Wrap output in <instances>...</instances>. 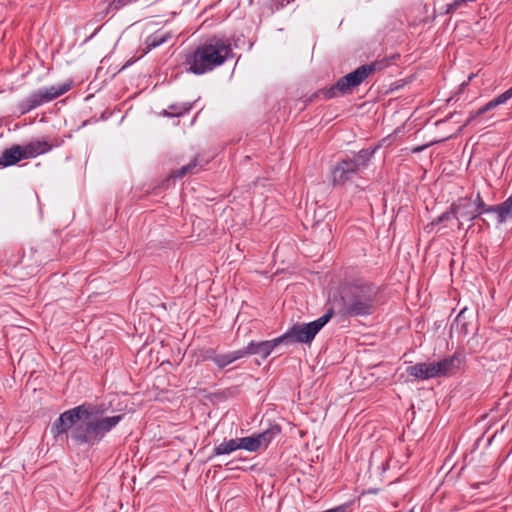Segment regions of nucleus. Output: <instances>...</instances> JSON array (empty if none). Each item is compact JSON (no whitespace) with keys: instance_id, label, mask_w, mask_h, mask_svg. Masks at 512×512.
I'll use <instances>...</instances> for the list:
<instances>
[{"instance_id":"f257e3e1","label":"nucleus","mask_w":512,"mask_h":512,"mask_svg":"<svg viewBox=\"0 0 512 512\" xmlns=\"http://www.w3.org/2000/svg\"><path fill=\"white\" fill-rule=\"evenodd\" d=\"M379 305V287L361 278L345 279L330 299L327 312L344 318L367 317L374 314Z\"/></svg>"},{"instance_id":"f03ea898","label":"nucleus","mask_w":512,"mask_h":512,"mask_svg":"<svg viewBox=\"0 0 512 512\" xmlns=\"http://www.w3.org/2000/svg\"><path fill=\"white\" fill-rule=\"evenodd\" d=\"M111 408V401L107 403H83L77 407L60 414L51 427V433L55 439L71 429L70 437L77 444L94 445L101 441L94 420L77 424L80 420H89L101 417Z\"/></svg>"},{"instance_id":"7ed1b4c3","label":"nucleus","mask_w":512,"mask_h":512,"mask_svg":"<svg viewBox=\"0 0 512 512\" xmlns=\"http://www.w3.org/2000/svg\"><path fill=\"white\" fill-rule=\"evenodd\" d=\"M234 57L230 39L213 36L194 50V74L212 71Z\"/></svg>"},{"instance_id":"20e7f679","label":"nucleus","mask_w":512,"mask_h":512,"mask_svg":"<svg viewBox=\"0 0 512 512\" xmlns=\"http://www.w3.org/2000/svg\"><path fill=\"white\" fill-rule=\"evenodd\" d=\"M463 359L462 354L455 352L438 361H426L408 366L406 372L419 381L449 377L459 372Z\"/></svg>"},{"instance_id":"39448f33","label":"nucleus","mask_w":512,"mask_h":512,"mask_svg":"<svg viewBox=\"0 0 512 512\" xmlns=\"http://www.w3.org/2000/svg\"><path fill=\"white\" fill-rule=\"evenodd\" d=\"M376 70V64L362 65L351 73L341 77L330 88L321 90L324 98L331 99L340 95L350 93L354 88L361 85L364 80Z\"/></svg>"},{"instance_id":"423d86ee","label":"nucleus","mask_w":512,"mask_h":512,"mask_svg":"<svg viewBox=\"0 0 512 512\" xmlns=\"http://www.w3.org/2000/svg\"><path fill=\"white\" fill-rule=\"evenodd\" d=\"M72 87V82L67 81L62 84L51 85L49 87H44L33 91L26 98L21 100L18 104V110L21 115H24L37 107L51 102L54 99L62 96L66 92H68Z\"/></svg>"},{"instance_id":"0eeeda50","label":"nucleus","mask_w":512,"mask_h":512,"mask_svg":"<svg viewBox=\"0 0 512 512\" xmlns=\"http://www.w3.org/2000/svg\"><path fill=\"white\" fill-rule=\"evenodd\" d=\"M332 318L327 312L318 319L307 324H294L286 333L280 336L282 343H310L323 326Z\"/></svg>"},{"instance_id":"6e6552de","label":"nucleus","mask_w":512,"mask_h":512,"mask_svg":"<svg viewBox=\"0 0 512 512\" xmlns=\"http://www.w3.org/2000/svg\"><path fill=\"white\" fill-rule=\"evenodd\" d=\"M280 432L281 429L279 425H271L261 433L239 438L240 448L250 452H256L261 448L267 447Z\"/></svg>"},{"instance_id":"1a4fd4ad","label":"nucleus","mask_w":512,"mask_h":512,"mask_svg":"<svg viewBox=\"0 0 512 512\" xmlns=\"http://www.w3.org/2000/svg\"><path fill=\"white\" fill-rule=\"evenodd\" d=\"M361 169L350 158L339 161L332 170L333 185H344L358 175Z\"/></svg>"},{"instance_id":"9d476101","label":"nucleus","mask_w":512,"mask_h":512,"mask_svg":"<svg viewBox=\"0 0 512 512\" xmlns=\"http://www.w3.org/2000/svg\"><path fill=\"white\" fill-rule=\"evenodd\" d=\"M451 209L454 213V218L458 220V229H461L462 227L461 219L473 221L478 218L471 195L458 198L457 201L451 204Z\"/></svg>"},{"instance_id":"9b49d317","label":"nucleus","mask_w":512,"mask_h":512,"mask_svg":"<svg viewBox=\"0 0 512 512\" xmlns=\"http://www.w3.org/2000/svg\"><path fill=\"white\" fill-rule=\"evenodd\" d=\"M280 344H282L280 336L272 340L260 342L251 341L246 347L242 348L243 357L247 355H258L262 359H266Z\"/></svg>"},{"instance_id":"f8f14e48","label":"nucleus","mask_w":512,"mask_h":512,"mask_svg":"<svg viewBox=\"0 0 512 512\" xmlns=\"http://www.w3.org/2000/svg\"><path fill=\"white\" fill-rule=\"evenodd\" d=\"M486 213L496 214L498 224H503L507 220L512 219V194L500 204H486L485 208H483V210L481 211V215Z\"/></svg>"},{"instance_id":"ddd939ff","label":"nucleus","mask_w":512,"mask_h":512,"mask_svg":"<svg viewBox=\"0 0 512 512\" xmlns=\"http://www.w3.org/2000/svg\"><path fill=\"white\" fill-rule=\"evenodd\" d=\"M512 98V86L506 90L504 93L498 95L494 99L487 102L484 106L480 107L478 110L471 112L466 124L471 123L475 118L483 115L484 113L495 109L497 106L505 104L508 100Z\"/></svg>"},{"instance_id":"4468645a","label":"nucleus","mask_w":512,"mask_h":512,"mask_svg":"<svg viewBox=\"0 0 512 512\" xmlns=\"http://www.w3.org/2000/svg\"><path fill=\"white\" fill-rule=\"evenodd\" d=\"M22 146V151L25 159L35 158L39 155L48 153L54 147V144L49 143L44 139H36Z\"/></svg>"},{"instance_id":"2eb2a0df","label":"nucleus","mask_w":512,"mask_h":512,"mask_svg":"<svg viewBox=\"0 0 512 512\" xmlns=\"http://www.w3.org/2000/svg\"><path fill=\"white\" fill-rule=\"evenodd\" d=\"M23 159H25V158L23 155L22 146L21 145H13L10 148L3 150V152L0 154V166L1 167L12 166Z\"/></svg>"},{"instance_id":"dca6fc26","label":"nucleus","mask_w":512,"mask_h":512,"mask_svg":"<svg viewBox=\"0 0 512 512\" xmlns=\"http://www.w3.org/2000/svg\"><path fill=\"white\" fill-rule=\"evenodd\" d=\"M123 419V415H114L109 417H96L94 423L96 425L97 432L99 433L100 439L102 440L105 434L110 432L117 424Z\"/></svg>"},{"instance_id":"f3484780","label":"nucleus","mask_w":512,"mask_h":512,"mask_svg":"<svg viewBox=\"0 0 512 512\" xmlns=\"http://www.w3.org/2000/svg\"><path fill=\"white\" fill-rule=\"evenodd\" d=\"M169 38H171L170 33L168 32H161L157 31L151 35H149L145 40L146 48L144 50V53H148L152 49L162 45L165 43Z\"/></svg>"},{"instance_id":"a211bd4d","label":"nucleus","mask_w":512,"mask_h":512,"mask_svg":"<svg viewBox=\"0 0 512 512\" xmlns=\"http://www.w3.org/2000/svg\"><path fill=\"white\" fill-rule=\"evenodd\" d=\"M241 358H243V352L242 349H239L225 354H218L213 358V361L218 367L224 368Z\"/></svg>"},{"instance_id":"6ab92c4d","label":"nucleus","mask_w":512,"mask_h":512,"mask_svg":"<svg viewBox=\"0 0 512 512\" xmlns=\"http://www.w3.org/2000/svg\"><path fill=\"white\" fill-rule=\"evenodd\" d=\"M240 448L239 439H230L229 441H224L218 446L214 448L215 455H226L230 454Z\"/></svg>"},{"instance_id":"aec40b11","label":"nucleus","mask_w":512,"mask_h":512,"mask_svg":"<svg viewBox=\"0 0 512 512\" xmlns=\"http://www.w3.org/2000/svg\"><path fill=\"white\" fill-rule=\"evenodd\" d=\"M374 152V149H361L350 159L362 170L368 166V162L372 158Z\"/></svg>"},{"instance_id":"412c9836","label":"nucleus","mask_w":512,"mask_h":512,"mask_svg":"<svg viewBox=\"0 0 512 512\" xmlns=\"http://www.w3.org/2000/svg\"><path fill=\"white\" fill-rule=\"evenodd\" d=\"M191 106L190 105H170L167 109H164L162 114L168 117H179L183 114L189 112Z\"/></svg>"},{"instance_id":"4be33fe9","label":"nucleus","mask_w":512,"mask_h":512,"mask_svg":"<svg viewBox=\"0 0 512 512\" xmlns=\"http://www.w3.org/2000/svg\"><path fill=\"white\" fill-rule=\"evenodd\" d=\"M135 2H137V0H109L108 12L111 10H120Z\"/></svg>"},{"instance_id":"5701e85b","label":"nucleus","mask_w":512,"mask_h":512,"mask_svg":"<svg viewBox=\"0 0 512 512\" xmlns=\"http://www.w3.org/2000/svg\"><path fill=\"white\" fill-rule=\"evenodd\" d=\"M473 205H474V209L479 217L481 215V211L483 210V208H485V205H486L480 192L476 193L475 198L473 199Z\"/></svg>"},{"instance_id":"b1692460","label":"nucleus","mask_w":512,"mask_h":512,"mask_svg":"<svg viewBox=\"0 0 512 512\" xmlns=\"http://www.w3.org/2000/svg\"><path fill=\"white\" fill-rule=\"evenodd\" d=\"M451 218H454V213L452 212L451 206L449 207V210L443 212L441 215L436 217L432 222L431 225H438L444 221H448Z\"/></svg>"},{"instance_id":"393cba45","label":"nucleus","mask_w":512,"mask_h":512,"mask_svg":"<svg viewBox=\"0 0 512 512\" xmlns=\"http://www.w3.org/2000/svg\"><path fill=\"white\" fill-rule=\"evenodd\" d=\"M191 163L183 166L182 168L173 171L170 175V178L176 179V178H182L190 169Z\"/></svg>"},{"instance_id":"a878e982","label":"nucleus","mask_w":512,"mask_h":512,"mask_svg":"<svg viewBox=\"0 0 512 512\" xmlns=\"http://www.w3.org/2000/svg\"><path fill=\"white\" fill-rule=\"evenodd\" d=\"M467 2H473L472 0H454L453 1V6L454 8H460L461 6H463L464 4H466Z\"/></svg>"},{"instance_id":"bb28decb","label":"nucleus","mask_w":512,"mask_h":512,"mask_svg":"<svg viewBox=\"0 0 512 512\" xmlns=\"http://www.w3.org/2000/svg\"><path fill=\"white\" fill-rule=\"evenodd\" d=\"M457 10V8H454L453 2L446 5V13L450 14Z\"/></svg>"},{"instance_id":"cd10ccee","label":"nucleus","mask_w":512,"mask_h":512,"mask_svg":"<svg viewBox=\"0 0 512 512\" xmlns=\"http://www.w3.org/2000/svg\"><path fill=\"white\" fill-rule=\"evenodd\" d=\"M191 60H192V54H187L186 55V63L191 64Z\"/></svg>"},{"instance_id":"c85d7f7f","label":"nucleus","mask_w":512,"mask_h":512,"mask_svg":"<svg viewBox=\"0 0 512 512\" xmlns=\"http://www.w3.org/2000/svg\"><path fill=\"white\" fill-rule=\"evenodd\" d=\"M419 391H421V389H419ZM422 391H423L424 393L431 394V393H432V387H429L428 389L422 388Z\"/></svg>"},{"instance_id":"c756f323","label":"nucleus","mask_w":512,"mask_h":512,"mask_svg":"<svg viewBox=\"0 0 512 512\" xmlns=\"http://www.w3.org/2000/svg\"><path fill=\"white\" fill-rule=\"evenodd\" d=\"M133 62H135V60L130 59V60H129V61H127V63L123 66V68H122V69H124V68L128 67V66H129V65H131Z\"/></svg>"},{"instance_id":"7c9ffc66","label":"nucleus","mask_w":512,"mask_h":512,"mask_svg":"<svg viewBox=\"0 0 512 512\" xmlns=\"http://www.w3.org/2000/svg\"><path fill=\"white\" fill-rule=\"evenodd\" d=\"M198 165V162H197V159L194 158V163H193V166L196 167Z\"/></svg>"}]
</instances>
